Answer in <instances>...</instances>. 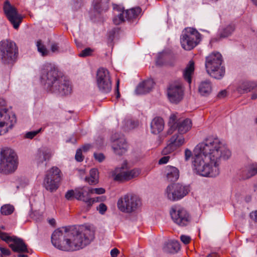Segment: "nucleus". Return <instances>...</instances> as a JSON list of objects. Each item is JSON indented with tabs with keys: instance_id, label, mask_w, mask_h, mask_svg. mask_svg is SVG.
<instances>
[{
	"instance_id": "obj_3",
	"label": "nucleus",
	"mask_w": 257,
	"mask_h": 257,
	"mask_svg": "<svg viewBox=\"0 0 257 257\" xmlns=\"http://www.w3.org/2000/svg\"><path fill=\"white\" fill-rule=\"evenodd\" d=\"M41 83L51 93L61 95H69L72 92V85L58 68L51 64L43 66L40 74Z\"/></svg>"
},
{
	"instance_id": "obj_59",
	"label": "nucleus",
	"mask_w": 257,
	"mask_h": 257,
	"mask_svg": "<svg viewBox=\"0 0 257 257\" xmlns=\"http://www.w3.org/2000/svg\"><path fill=\"white\" fill-rule=\"evenodd\" d=\"M251 98L252 99H255L257 98V93L253 94L251 96Z\"/></svg>"
},
{
	"instance_id": "obj_51",
	"label": "nucleus",
	"mask_w": 257,
	"mask_h": 257,
	"mask_svg": "<svg viewBox=\"0 0 257 257\" xmlns=\"http://www.w3.org/2000/svg\"><path fill=\"white\" fill-rule=\"evenodd\" d=\"M169 156H164L161 158L159 161V164H166L169 160Z\"/></svg>"
},
{
	"instance_id": "obj_36",
	"label": "nucleus",
	"mask_w": 257,
	"mask_h": 257,
	"mask_svg": "<svg viewBox=\"0 0 257 257\" xmlns=\"http://www.w3.org/2000/svg\"><path fill=\"white\" fill-rule=\"evenodd\" d=\"M37 46L38 51L41 54L42 56H46L50 54V51L46 48L44 45L42 44L41 41H37Z\"/></svg>"
},
{
	"instance_id": "obj_25",
	"label": "nucleus",
	"mask_w": 257,
	"mask_h": 257,
	"mask_svg": "<svg viewBox=\"0 0 257 257\" xmlns=\"http://www.w3.org/2000/svg\"><path fill=\"white\" fill-rule=\"evenodd\" d=\"M165 174L167 180L170 182L177 181L179 177V171L178 169L173 166L166 167L165 170Z\"/></svg>"
},
{
	"instance_id": "obj_50",
	"label": "nucleus",
	"mask_w": 257,
	"mask_h": 257,
	"mask_svg": "<svg viewBox=\"0 0 257 257\" xmlns=\"http://www.w3.org/2000/svg\"><path fill=\"white\" fill-rule=\"evenodd\" d=\"M251 219L255 222H257V210L252 211L249 215Z\"/></svg>"
},
{
	"instance_id": "obj_37",
	"label": "nucleus",
	"mask_w": 257,
	"mask_h": 257,
	"mask_svg": "<svg viewBox=\"0 0 257 257\" xmlns=\"http://www.w3.org/2000/svg\"><path fill=\"white\" fill-rule=\"evenodd\" d=\"M234 30V28L233 26H228L220 32V37L221 38L227 37L231 35Z\"/></svg>"
},
{
	"instance_id": "obj_53",
	"label": "nucleus",
	"mask_w": 257,
	"mask_h": 257,
	"mask_svg": "<svg viewBox=\"0 0 257 257\" xmlns=\"http://www.w3.org/2000/svg\"><path fill=\"white\" fill-rule=\"evenodd\" d=\"M119 253V251L116 248H113L110 251V255L111 257H116L118 253Z\"/></svg>"
},
{
	"instance_id": "obj_49",
	"label": "nucleus",
	"mask_w": 257,
	"mask_h": 257,
	"mask_svg": "<svg viewBox=\"0 0 257 257\" xmlns=\"http://www.w3.org/2000/svg\"><path fill=\"white\" fill-rule=\"evenodd\" d=\"M97 209L101 214H103L106 211L107 207L104 204L100 203L97 208Z\"/></svg>"
},
{
	"instance_id": "obj_9",
	"label": "nucleus",
	"mask_w": 257,
	"mask_h": 257,
	"mask_svg": "<svg viewBox=\"0 0 257 257\" xmlns=\"http://www.w3.org/2000/svg\"><path fill=\"white\" fill-rule=\"evenodd\" d=\"M126 167L127 162L124 161L121 167H117L111 172V175L114 181L126 182L138 177L140 175L141 171L139 168L128 170Z\"/></svg>"
},
{
	"instance_id": "obj_46",
	"label": "nucleus",
	"mask_w": 257,
	"mask_h": 257,
	"mask_svg": "<svg viewBox=\"0 0 257 257\" xmlns=\"http://www.w3.org/2000/svg\"><path fill=\"white\" fill-rule=\"evenodd\" d=\"M192 153L189 149H186L184 151L185 160L186 161H189L192 157Z\"/></svg>"
},
{
	"instance_id": "obj_4",
	"label": "nucleus",
	"mask_w": 257,
	"mask_h": 257,
	"mask_svg": "<svg viewBox=\"0 0 257 257\" xmlns=\"http://www.w3.org/2000/svg\"><path fill=\"white\" fill-rule=\"evenodd\" d=\"M18 165V157L12 149H2L0 153V172L9 174L14 172Z\"/></svg>"
},
{
	"instance_id": "obj_12",
	"label": "nucleus",
	"mask_w": 257,
	"mask_h": 257,
	"mask_svg": "<svg viewBox=\"0 0 257 257\" xmlns=\"http://www.w3.org/2000/svg\"><path fill=\"white\" fill-rule=\"evenodd\" d=\"M188 187L181 184H174L169 185L165 190V195L168 199L171 201L179 200L189 192Z\"/></svg>"
},
{
	"instance_id": "obj_40",
	"label": "nucleus",
	"mask_w": 257,
	"mask_h": 257,
	"mask_svg": "<svg viewBox=\"0 0 257 257\" xmlns=\"http://www.w3.org/2000/svg\"><path fill=\"white\" fill-rule=\"evenodd\" d=\"M15 236H10L8 233L3 232L0 230V238L9 244L12 243Z\"/></svg>"
},
{
	"instance_id": "obj_21",
	"label": "nucleus",
	"mask_w": 257,
	"mask_h": 257,
	"mask_svg": "<svg viewBox=\"0 0 257 257\" xmlns=\"http://www.w3.org/2000/svg\"><path fill=\"white\" fill-rule=\"evenodd\" d=\"M153 79H148L140 83L137 86L136 92L138 94H144L149 92L154 86Z\"/></svg>"
},
{
	"instance_id": "obj_43",
	"label": "nucleus",
	"mask_w": 257,
	"mask_h": 257,
	"mask_svg": "<svg viewBox=\"0 0 257 257\" xmlns=\"http://www.w3.org/2000/svg\"><path fill=\"white\" fill-rule=\"evenodd\" d=\"M42 128H40L37 131H31L27 132L25 135V138L27 139H32L34 138L38 133L41 132Z\"/></svg>"
},
{
	"instance_id": "obj_62",
	"label": "nucleus",
	"mask_w": 257,
	"mask_h": 257,
	"mask_svg": "<svg viewBox=\"0 0 257 257\" xmlns=\"http://www.w3.org/2000/svg\"><path fill=\"white\" fill-rule=\"evenodd\" d=\"M0 257H3V256L1 254H0Z\"/></svg>"
},
{
	"instance_id": "obj_30",
	"label": "nucleus",
	"mask_w": 257,
	"mask_h": 257,
	"mask_svg": "<svg viewBox=\"0 0 257 257\" xmlns=\"http://www.w3.org/2000/svg\"><path fill=\"white\" fill-rule=\"evenodd\" d=\"M125 20L131 21L136 19L141 13V8L137 7L121 11Z\"/></svg>"
},
{
	"instance_id": "obj_41",
	"label": "nucleus",
	"mask_w": 257,
	"mask_h": 257,
	"mask_svg": "<svg viewBox=\"0 0 257 257\" xmlns=\"http://www.w3.org/2000/svg\"><path fill=\"white\" fill-rule=\"evenodd\" d=\"M93 51V50L91 49V48H85V49L83 50L78 55H79V56L81 57H85L87 56H90L92 54Z\"/></svg>"
},
{
	"instance_id": "obj_48",
	"label": "nucleus",
	"mask_w": 257,
	"mask_h": 257,
	"mask_svg": "<svg viewBox=\"0 0 257 257\" xmlns=\"http://www.w3.org/2000/svg\"><path fill=\"white\" fill-rule=\"evenodd\" d=\"M94 157L96 160H98L100 162L103 161L105 158L103 154H102L101 153H99V154L94 153Z\"/></svg>"
},
{
	"instance_id": "obj_17",
	"label": "nucleus",
	"mask_w": 257,
	"mask_h": 257,
	"mask_svg": "<svg viewBox=\"0 0 257 257\" xmlns=\"http://www.w3.org/2000/svg\"><path fill=\"white\" fill-rule=\"evenodd\" d=\"M73 197L76 199L82 201L89 205H92L95 202L99 201V197L91 198L85 197V195H84L82 188L76 189L75 191L69 190L65 194V198L68 200H71Z\"/></svg>"
},
{
	"instance_id": "obj_7",
	"label": "nucleus",
	"mask_w": 257,
	"mask_h": 257,
	"mask_svg": "<svg viewBox=\"0 0 257 257\" xmlns=\"http://www.w3.org/2000/svg\"><path fill=\"white\" fill-rule=\"evenodd\" d=\"M18 53V49L15 42L10 40H4L0 42V59L5 64H13Z\"/></svg>"
},
{
	"instance_id": "obj_6",
	"label": "nucleus",
	"mask_w": 257,
	"mask_h": 257,
	"mask_svg": "<svg viewBox=\"0 0 257 257\" xmlns=\"http://www.w3.org/2000/svg\"><path fill=\"white\" fill-rule=\"evenodd\" d=\"M16 123L15 114L7 108L5 100L0 98V135L7 133Z\"/></svg>"
},
{
	"instance_id": "obj_22",
	"label": "nucleus",
	"mask_w": 257,
	"mask_h": 257,
	"mask_svg": "<svg viewBox=\"0 0 257 257\" xmlns=\"http://www.w3.org/2000/svg\"><path fill=\"white\" fill-rule=\"evenodd\" d=\"M164 128V121L160 117H155L151 122V131L152 134L157 135L161 133Z\"/></svg>"
},
{
	"instance_id": "obj_55",
	"label": "nucleus",
	"mask_w": 257,
	"mask_h": 257,
	"mask_svg": "<svg viewBox=\"0 0 257 257\" xmlns=\"http://www.w3.org/2000/svg\"><path fill=\"white\" fill-rule=\"evenodd\" d=\"M119 80L117 79L116 81V98H119L120 97V93L119 92Z\"/></svg>"
},
{
	"instance_id": "obj_20",
	"label": "nucleus",
	"mask_w": 257,
	"mask_h": 257,
	"mask_svg": "<svg viewBox=\"0 0 257 257\" xmlns=\"http://www.w3.org/2000/svg\"><path fill=\"white\" fill-rule=\"evenodd\" d=\"M114 152L118 155H122L127 150V145L125 140L123 138L114 140L112 145Z\"/></svg>"
},
{
	"instance_id": "obj_10",
	"label": "nucleus",
	"mask_w": 257,
	"mask_h": 257,
	"mask_svg": "<svg viewBox=\"0 0 257 257\" xmlns=\"http://www.w3.org/2000/svg\"><path fill=\"white\" fill-rule=\"evenodd\" d=\"M200 41V34L195 29L189 28L182 34L180 42L182 47L185 50H191Z\"/></svg>"
},
{
	"instance_id": "obj_16",
	"label": "nucleus",
	"mask_w": 257,
	"mask_h": 257,
	"mask_svg": "<svg viewBox=\"0 0 257 257\" xmlns=\"http://www.w3.org/2000/svg\"><path fill=\"white\" fill-rule=\"evenodd\" d=\"M185 143L184 137L179 134H175L168 140L167 146L163 150L164 154H170L183 146Z\"/></svg>"
},
{
	"instance_id": "obj_28",
	"label": "nucleus",
	"mask_w": 257,
	"mask_h": 257,
	"mask_svg": "<svg viewBox=\"0 0 257 257\" xmlns=\"http://www.w3.org/2000/svg\"><path fill=\"white\" fill-rule=\"evenodd\" d=\"M180 248L179 242L176 240H171L166 243L163 248L164 252L174 253Z\"/></svg>"
},
{
	"instance_id": "obj_33",
	"label": "nucleus",
	"mask_w": 257,
	"mask_h": 257,
	"mask_svg": "<svg viewBox=\"0 0 257 257\" xmlns=\"http://www.w3.org/2000/svg\"><path fill=\"white\" fill-rule=\"evenodd\" d=\"M84 195L86 197H90V196L93 194H102L105 193V190L103 188H92L90 187H82Z\"/></svg>"
},
{
	"instance_id": "obj_45",
	"label": "nucleus",
	"mask_w": 257,
	"mask_h": 257,
	"mask_svg": "<svg viewBox=\"0 0 257 257\" xmlns=\"http://www.w3.org/2000/svg\"><path fill=\"white\" fill-rule=\"evenodd\" d=\"M177 119V116L175 114H173L170 116L169 124L171 127H173L176 123H177L178 121H176Z\"/></svg>"
},
{
	"instance_id": "obj_14",
	"label": "nucleus",
	"mask_w": 257,
	"mask_h": 257,
	"mask_svg": "<svg viewBox=\"0 0 257 257\" xmlns=\"http://www.w3.org/2000/svg\"><path fill=\"white\" fill-rule=\"evenodd\" d=\"M170 214L174 222L181 226L187 225L191 220L189 213L183 208L177 206L172 207Z\"/></svg>"
},
{
	"instance_id": "obj_15",
	"label": "nucleus",
	"mask_w": 257,
	"mask_h": 257,
	"mask_svg": "<svg viewBox=\"0 0 257 257\" xmlns=\"http://www.w3.org/2000/svg\"><path fill=\"white\" fill-rule=\"evenodd\" d=\"M168 96L172 103H177L183 98V89L181 83L171 84L168 88Z\"/></svg>"
},
{
	"instance_id": "obj_34",
	"label": "nucleus",
	"mask_w": 257,
	"mask_h": 257,
	"mask_svg": "<svg viewBox=\"0 0 257 257\" xmlns=\"http://www.w3.org/2000/svg\"><path fill=\"white\" fill-rule=\"evenodd\" d=\"M256 87V84L252 82H245L242 83V84L238 87V91L240 93L247 92L253 89Z\"/></svg>"
},
{
	"instance_id": "obj_58",
	"label": "nucleus",
	"mask_w": 257,
	"mask_h": 257,
	"mask_svg": "<svg viewBox=\"0 0 257 257\" xmlns=\"http://www.w3.org/2000/svg\"><path fill=\"white\" fill-rule=\"evenodd\" d=\"M253 5L257 7V0H250Z\"/></svg>"
},
{
	"instance_id": "obj_52",
	"label": "nucleus",
	"mask_w": 257,
	"mask_h": 257,
	"mask_svg": "<svg viewBox=\"0 0 257 257\" xmlns=\"http://www.w3.org/2000/svg\"><path fill=\"white\" fill-rule=\"evenodd\" d=\"M0 250L2 252V253L4 255H10L11 254V251L8 248L1 247Z\"/></svg>"
},
{
	"instance_id": "obj_18",
	"label": "nucleus",
	"mask_w": 257,
	"mask_h": 257,
	"mask_svg": "<svg viewBox=\"0 0 257 257\" xmlns=\"http://www.w3.org/2000/svg\"><path fill=\"white\" fill-rule=\"evenodd\" d=\"M53 156L52 152L48 149H41L38 150L34 157V161L38 166L43 164L47 165Z\"/></svg>"
},
{
	"instance_id": "obj_2",
	"label": "nucleus",
	"mask_w": 257,
	"mask_h": 257,
	"mask_svg": "<svg viewBox=\"0 0 257 257\" xmlns=\"http://www.w3.org/2000/svg\"><path fill=\"white\" fill-rule=\"evenodd\" d=\"M94 232L93 227L90 225L62 227L53 232L51 242L61 250H78L90 243L94 237Z\"/></svg>"
},
{
	"instance_id": "obj_57",
	"label": "nucleus",
	"mask_w": 257,
	"mask_h": 257,
	"mask_svg": "<svg viewBox=\"0 0 257 257\" xmlns=\"http://www.w3.org/2000/svg\"><path fill=\"white\" fill-rule=\"evenodd\" d=\"M206 257H218V256L215 253H212L208 254Z\"/></svg>"
},
{
	"instance_id": "obj_47",
	"label": "nucleus",
	"mask_w": 257,
	"mask_h": 257,
	"mask_svg": "<svg viewBox=\"0 0 257 257\" xmlns=\"http://www.w3.org/2000/svg\"><path fill=\"white\" fill-rule=\"evenodd\" d=\"M181 240L185 244H188L191 238L187 235H182L180 236Z\"/></svg>"
},
{
	"instance_id": "obj_60",
	"label": "nucleus",
	"mask_w": 257,
	"mask_h": 257,
	"mask_svg": "<svg viewBox=\"0 0 257 257\" xmlns=\"http://www.w3.org/2000/svg\"><path fill=\"white\" fill-rule=\"evenodd\" d=\"M18 257H28V255L21 254L18 255Z\"/></svg>"
},
{
	"instance_id": "obj_61",
	"label": "nucleus",
	"mask_w": 257,
	"mask_h": 257,
	"mask_svg": "<svg viewBox=\"0 0 257 257\" xmlns=\"http://www.w3.org/2000/svg\"><path fill=\"white\" fill-rule=\"evenodd\" d=\"M256 123H257V118L255 119Z\"/></svg>"
},
{
	"instance_id": "obj_29",
	"label": "nucleus",
	"mask_w": 257,
	"mask_h": 257,
	"mask_svg": "<svg viewBox=\"0 0 257 257\" xmlns=\"http://www.w3.org/2000/svg\"><path fill=\"white\" fill-rule=\"evenodd\" d=\"M194 71V63L193 61H190L188 64L183 71L184 79L190 84L192 81V76Z\"/></svg>"
},
{
	"instance_id": "obj_35",
	"label": "nucleus",
	"mask_w": 257,
	"mask_h": 257,
	"mask_svg": "<svg viewBox=\"0 0 257 257\" xmlns=\"http://www.w3.org/2000/svg\"><path fill=\"white\" fill-rule=\"evenodd\" d=\"M98 179V170L93 168L90 171V177L86 179L87 182L90 184H95L97 183Z\"/></svg>"
},
{
	"instance_id": "obj_54",
	"label": "nucleus",
	"mask_w": 257,
	"mask_h": 257,
	"mask_svg": "<svg viewBox=\"0 0 257 257\" xmlns=\"http://www.w3.org/2000/svg\"><path fill=\"white\" fill-rule=\"evenodd\" d=\"M227 95V91L225 90H223L219 92L217 95V97L219 98H224Z\"/></svg>"
},
{
	"instance_id": "obj_8",
	"label": "nucleus",
	"mask_w": 257,
	"mask_h": 257,
	"mask_svg": "<svg viewBox=\"0 0 257 257\" xmlns=\"http://www.w3.org/2000/svg\"><path fill=\"white\" fill-rule=\"evenodd\" d=\"M142 205L140 198L137 195L127 194L119 198L117 202L119 210L125 213L136 211Z\"/></svg>"
},
{
	"instance_id": "obj_19",
	"label": "nucleus",
	"mask_w": 257,
	"mask_h": 257,
	"mask_svg": "<svg viewBox=\"0 0 257 257\" xmlns=\"http://www.w3.org/2000/svg\"><path fill=\"white\" fill-rule=\"evenodd\" d=\"M9 246L15 252H29L27 246L23 240L16 236L14 237L12 243L9 244Z\"/></svg>"
},
{
	"instance_id": "obj_44",
	"label": "nucleus",
	"mask_w": 257,
	"mask_h": 257,
	"mask_svg": "<svg viewBox=\"0 0 257 257\" xmlns=\"http://www.w3.org/2000/svg\"><path fill=\"white\" fill-rule=\"evenodd\" d=\"M75 159L78 162H82L83 160L81 149H79L77 150L75 155Z\"/></svg>"
},
{
	"instance_id": "obj_38",
	"label": "nucleus",
	"mask_w": 257,
	"mask_h": 257,
	"mask_svg": "<svg viewBox=\"0 0 257 257\" xmlns=\"http://www.w3.org/2000/svg\"><path fill=\"white\" fill-rule=\"evenodd\" d=\"M14 210V208L11 205H5L1 207V212L2 214L8 215L12 214Z\"/></svg>"
},
{
	"instance_id": "obj_13",
	"label": "nucleus",
	"mask_w": 257,
	"mask_h": 257,
	"mask_svg": "<svg viewBox=\"0 0 257 257\" xmlns=\"http://www.w3.org/2000/svg\"><path fill=\"white\" fill-rule=\"evenodd\" d=\"M5 14L16 29L19 27L23 19L21 15L19 14L15 7L11 5L9 1H6L4 5Z\"/></svg>"
},
{
	"instance_id": "obj_31",
	"label": "nucleus",
	"mask_w": 257,
	"mask_h": 257,
	"mask_svg": "<svg viewBox=\"0 0 257 257\" xmlns=\"http://www.w3.org/2000/svg\"><path fill=\"white\" fill-rule=\"evenodd\" d=\"M257 174V163L248 165L242 171V175L245 179L249 178Z\"/></svg>"
},
{
	"instance_id": "obj_56",
	"label": "nucleus",
	"mask_w": 257,
	"mask_h": 257,
	"mask_svg": "<svg viewBox=\"0 0 257 257\" xmlns=\"http://www.w3.org/2000/svg\"><path fill=\"white\" fill-rule=\"evenodd\" d=\"M91 147V146L90 144H85L82 146L81 148L82 151H83L84 152H87L90 149Z\"/></svg>"
},
{
	"instance_id": "obj_32",
	"label": "nucleus",
	"mask_w": 257,
	"mask_h": 257,
	"mask_svg": "<svg viewBox=\"0 0 257 257\" xmlns=\"http://www.w3.org/2000/svg\"><path fill=\"white\" fill-rule=\"evenodd\" d=\"M212 90V86L209 81H202L199 86V91L202 95H207L210 93Z\"/></svg>"
},
{
	"instance_id": "obj_5",
	"label": "nucleus",
	"mask_w": 257,
	"mask_h": 257,
	"mask_svg": "<svg viewBox=\"0 0 257 257\" xmlns=\"http://www.w3.org/2000/svg\"><path fill=\"white\" fill-rule=\"evenodd\" d=\"M222 58L218 52L212 53L206 57L205 67L207 73L216 79H220L224 75L225 68L221 66Z\"/></svg>"
},
{
	"instance_id": "obj_11",
	"label": "nucleus",
	"mask_w": 257,
	"mask_h": 257,
	"mask_svg": "<svg viewBox=\"0 0 257 257\" xmlns=\"http://www.w3.org/2000/svg\"><path fill=\"white\" fill-rule=\"evenodd\" d=\"M97 85L99 90L103 93H108L111 90V80L108 71L104 68H99L96 76Z\"/></svg>"
},
{
	"instance_id": "obj_26",
	"label": "nucleus",
	"mask_w": 257,
	"mask_h": 257,
	"mask_svg": "<svg viewBox=\"0 0 257 257\" xmlns=\"http://www.w3.org/2000/svg\"><path fill=\"white\" fill-rule=\"evenodd\" d=\"M109 0H93L92 7L94 10L101 13L107 11L109 8Z\"/></svg>"
},
{
	"instance_id": "obj_24",
	"label": "nucleus",
	"mask_w": 257,
	"mask_h": 257,
	"mask_svg": "<svg viewBox=\"0 0 257 257\" xmlns=\"http://www.w3.org/2000/svg\"><path fill=\"white\" fill-rule=\"evenodd\" d=\"M176 127L179 135H183L188 132L192 127L191 120L189 118L179 119Z\"/></svg>"
},
{
	"instance_id": "obj_23",
	"label": "nucleus",
	"mask_w": 257,
	"mask_h": 257,
	"mask_svg": "<svg viewBox=\"0 0 257 257\" xmlns=\"http://www.w3.org/2000/svg\"><path fill=\"white\" fill-rule=\"evenodd\" d=\"M62 174L61 170L57 167L54 166L48 170L44 177L50 179H55L56 181L60 182L62 180Z\"/></svg>"
},
{
	"instance_id": "obj_39",
	"label": "nucleus",
	"mask_w": 257,
	"mask_h": 257,
	"mask_svg": "<svg viewBox=\"0 0 257 257\" xmlns=\"http://www.w3.org/2000/svg\"><path fill=\"white\" fill-rule=\"evenodd\" d=\"M125 18L120 11V13L115 16L113 19V22L115 25H118L125 21Z\"/></svg>"
},
{
	"instance_id": "obj_1",
	"label": "nucleus",
	"mask_w": 257,
	"mask_h": 257,
	"mask_svg": "<svg viewBox=\"0 0 257 257\" xmlns=\"http://www.w3.org/2000/svg\"><path fill=\"white\" fill-rule=\"evenodd\" d=\"M230 155V151L218 138L209 137L194 149L193 170L201 176L215 177L220 173L221 159H227Z\"/></svg>"
},
{
	"instance_id": "obj_42",
	"label": "nucleus",
	"mask_w": 257,
	"mask_h": 257,
	"mask_svg": "<svg viewBox=\"0 0 257 257\" xmlns=\"http://www.w3.org/2000/svg\"><path fill=\"white\" fill-rule=\"evenodd\" d=\"M50 50L52 53H59L62 51L59 44L55 42L51 44Z\"/></svg>"
},
{
	"instance_id": "obj_27",
	"label": "nucleus",
	"mask_w": 257,
	"mask_h": 257,
	"mask_svg": "<svg viewBox=\"0 0 257 257\" xmlns=\"http://www.w3.org/2000/svg\"><path fill=\"white\" fill-rule=\"evenodd\" d=\"M60 183V182L56 181L55 179L52 180L44 177L43 186L47 191L50 192H54L58 189Z\"/></svg>"
}]
</instances>
